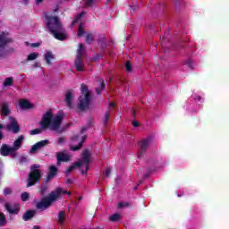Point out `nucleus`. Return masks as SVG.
<instances>
[{"label":"nucleus","mask_w":229,"mask_h":229,"mask_svg":"<svg viewBox=\"0 0 229 229\" xmlns=\"http://www.w3.org/2000/svg\"><path fill=\"white\" fill-rule=\"evenodd\" d=\"M45 21L47 30H48L50 33H53L56 40H65V38H67V34L64 32V27L58 16L45 14Z\"/></svg>","instance_id":"nucleus-1"},{"label":"nucleus","mask_w":229,"mask_h":229,"mask_svg":"<svg viewBox=\"0 0 229 229\" xmlns=\"http://www.w3.org/2000/svg\"><path fill=\"white\" fill-rule=\"evenodd\" d=\"M63 122L64 115L56 114L53 118V111L50 109L41 117L40 126L42 130H47L49 128L52 131H58Z\"/></svg>","instance_id":"nucleus-2"},{"label":"nucleus","mask_w":229,"mask_h":229,"mask_svg":"<svg viewBox=\"0 0 229 229\" xmlns=\"http://www.w3.org/2000/svg\"><path fill=\"white\" fill-rule=\"evenodd\" d=\"M90 157H92L90 150L87 148L84 149L81 154V159L73 163L72 165L67 169L66 174H71L72 171H74L76 167L81 169V174H88L89 169H90Z\"/></svg>","instance_id":"nucleus-3"},{"label":"nucleus","mask_w":229,"mask_h":229,"mask_svg":"<svg viewBox=\"0 0 229 229\" xmlns=\"http://www.w3.org/2000/svg\"><path fill=\"white\" fill-rule=\"evenodd\" d=\"M61 194H65L64 189L60 187L56 188L55 191H52L48 196L42 198L41 200L36 204V208H38V210H47V208L53 206L55 201L60 199Z\"/></svg>","instance_id":"nucleus-4"},{"label":"nucleus","mask_w":229,"mask_h":229,"mask_svg":"<svg viewBox=\"0 0 229 229\" xmlns=\"http://www.w3.org/2000/svg\"><path fill=\"white\" fill-rule=\"evenodd\" d=\"M81 92L82 95L78 99V109L81 112H85V110H89L90 106L92 94L89 91V87L84 83L81 86Z\"/></svg>","instance_id":"nucleus-5"},{"label":"nucleus","mask_w":229,"mask_h":229,"mask_svg":"<svg viewBox=\"0 0 229 229\" xmlns=\"http://www.w3.org/2000/svg\"><path fill=\"white\" fill-rule=\"evenodd\" d=\"M30 171L27 177V188L34 187L37 183H40L42 180V171H40V165L34 164L30 165Z\"/></svg>","instance_id":"nucleus-6"},{"label":"nucleus","mask_w":229,"mask_h":229,"mask_svg":"<svg viewBox=\"0 0 229 229\" xmlns=\"http://www.w3.org/2000/svg\"><path fill=\"white\" fill-rule=\"evenodd\" d=\"M8 32L7 33H1L0 34V58H4L6 55V50L4 47H6L7 44H10L12 42V38L8 37Z\"/></svg>","instance_id":"nucleus-7"},{"label":"nucleus","mask_w":229,"mask_h":229,"mask_svg":"<svg viewBox=\"0 0 229 229\" xmlns=\"http://www.w3.org/2000/svg\"><path fill=\"white\" fill-rule=\"evenodd\" d=\"M152 138L151 136H148L146 139L140 141V150L138 152V158H142L146 151H148V148H149V144H151Z\"/></svg>","instance_id":"nucleus-8"},{"label":"nucleus","mask_w":229,"mask_h":229,"mask_svg":"<svg viewBox=\"0 0 229 229\" xmlns=\"http://www.w3.org/2000/svg\"><path fill=\"white\" fill-rule=\"evenodd\" d=\"M10 123L5 126V130L7 131H11L12 133H19L21 131V125H19V122L17 119L13 116L9 117Z\"/></svg>","instance_id":"nucleus-9"},{"label":"nucleus","mask_w":229,"mask_h":229,"mask_svg":"<svg viewBox=\"0 0 229 229\" xmlns=\"http://www.w3.org/2000/svg\"><path fill=\"white\" fill-rule=\"evenodd\" d=\"M0 155L2 157H15V150H13V147H10L8 144H3L0 148Z\"/></svg>","instance_id":"nucleus-10"},{"label":"nucleus","mask_w":229,"mask_h":229,"mask_svg":"<svg viewBox=\"0 0 229 229\" xmlns=\"http://www.w3.org/2000/svg\"><path fill=\"white\" fill-rule=\"evenodd\" d=\"M48 144H49L48 140H40L32 146V148L30 150V153L33 155L37 153L38 149H42V148H46V146H47Z\"/></svg>","instance_id":"nucleus-11"},{"label":"nucleus","mask_w":229,"mask_h":229,"mask_svg":"<svg viewBox=\"0 0 229 229\" xmlns=\"http://www.w3.org/2000/svg\"><path fill=\"white\" fill-rule=\"evenodd\" d=\"M55 157L57 160V165H60L62 162H71V156H69V154L65 153L64 151L57 152Z\"/></svg>","instance_id":"nucleus-12"},{"label":"nucleus","mask_w":229,"mask_h":229,"mask_svg":"<svg viewBox=\"0 0 229 229\" xmlns=\"http://www.w3.org/2000/svg\"><path fill=\"white\" fill-rule=\"evenodd\" d=\"M56 174H58V168H56L55 165H51L45 180H47V182H51V180H53Z\"/></svg>","instance_id":"nucleus-13"},{"label":"nucleus","mask_w":229,"mask_h":229,"mask_svg":"<svg viewBox=\"0 0 229 229\" xmlns=\"http://www.w3.org/2000/svg\"><path fill=\"white\" fill-rule=\"evenodd\" d=\"M74 66L78 72L85 71V63H83V60L81 57L75 58Z\"/></svg>","instance_id":"nucleus-14"},{"label":"nucleus","mask_w":229,"mask_h":229,"mask_svg":"<svg viewBox=\"0 0 229 229\" xmlns=\"http://www.w3.org/2000/svg\"><path fill=\"white\" fill-rule=\"evenodd\" d=\"M22 142H24V136L20 135L18 139L13 142V149L15 151H19L22 148Z\"/></svg>","instance_id":"nucleus-15"},{"label":"nucleus","mask_w":229,"mask_h":229,"mask_svg":"<svg viewBox=\"0 0 229 229\" xmlns=\"http://www.w3.org/2000/svg\"><path fill=\"white\" fill-rule=\"evenodd\" d=\"M5 210L9 212V214H19L21 212V205L20 204H14V208H12L10 204L6 203L5 204Z\"/></svg>","instance_id":"nucleus-16"},{"label":"nucleus","mask_w":229,"mask_h":229,"mask_svg":"<svg viewBox=\"0 0 229 229\" xmlns=\"http://www.w3.org/2000/svg\"><path fill=\"white\" fill-rule=\"evenodd\" d=\"M47 191H49V182L45 179V182H43L39 188L40 196H46L47 194Z\"/></svg>","instance_id":"nucleus-17"},{"label":"nucleus","mask_w":229,"mask_h":229,"mask_svg":"<svg viewBox=\"0 0 229 229\" xmlns=\"http://www.w3.org/2000/svg\"><path fill=\"white\" fill-rule=\"evenodd\" d=\"M20 107L21 110H30L33 108V104L30 103L27 99H21L20 100Z\"/></svg>","instance_id":"nucleus-18"},{"label":"nucleus","mask_w":229,"mask_h":229,"mask_svg":"<svg viewBox=\"0 0 229 229\" xmlns=\"http://www.w3.org/2000/svg\"><path fill=\"white\" fill-rule=\"evenodd\" d=\"M1 115L4 117H8L10 115V106H8V102H4L1 106Z\"/></svg>","instance_id":"nucleus-19"},{"label":"nucleus","mask_w":229,"mask_h":229,"mask_svg":"<svg viewBox=\"0 0 229 229\" xmlns=\"http://www.w3.org/2000/svg\"><path fill=\"white\" fill-rule=\"evenodd\" d=\"M36 214H37V211H35V210H27L23 214L22 219H23V221H30V219H33V217H35Z\"/></svg>","instance_id":"nucleus-20"},{"label":"nucleus","mask_w":229,"mask_h":229,"mask_svg":"<svg viewBox=\"0 0 229 229\" xmlns=\"http://www.w3.org/2000/svg\"><path fill=\"white\" fill-rule=\"evenodd\" d=\"M45 60H46L47 65H53V63L51 62V60H55V55L53 54V52L47 51L45 54Z\"/></svg>","instance_id":"nucleus-21"},{"label":"nucleus","mask_w":229,"mask_h":229,"mask_svg":"<svg viewBox=\"0 0 229 229\" xmlns=\"http://www.w3.org/2000/svg\"><path fill=\"white\" fill-rule=\"evenodd\" d=\"M65 101L68 108H72V92L68 91L65 95Z\"/></svg>","instance_id":"nucleus-22"},{"label":"nucleus","mask_w":229,"mask_h":229,"mask_svg":"<svg viewBox=\"0 0 229 229\" xmlns=\"http://www.w3.org/2000/svg\"><path fill=\"white\" fill-rule=\"evenodd\" d=\"M85 139H87V137L83 136L81 141H80V143L78 145L71 147V150L72 151H80V149H81V148H83V144L85 143Z\"/></svg>","instance_id":"nucleus-23"},{"label":"nucleus","mask_w":229,"mask_h":229,"mask_svg":"<svg viewBox=\"0 0 229 229\" xmlns=\"http://www.w3.org/2000/svg\"><path fill=\"white\" fill-rule=\"evenodd\" d=\"M13 78H12V77L5 78V80L3 83V86L4 87H13Z\"/></svg>","instance_id":"nucleus-24"},{"label":"nucleus","mask_w":229,"mask_h":229,"mask_svg":"<svg viewBox=\"0 0 229 229\" xmlns=\"http://www.w3.org/2000/svg\"><path fill=\"white\" fill-rule=\"evenodd\" d=\"M57 217H58V222L60 223V225H64V217H65V211H59Z\"/></svg>","instance_id":"nucleus-25"},{"label":"nucleus","mask_w":229,"mask_h":229,"mask_svg":"<svg viewBox=\"0 0 229 229\" xmlns=\"http://www.w3.org/2000/svg\"><path fill=\"white\" fill-rule=\"evenodd\" d=\"M120 219H121V214L119 213L114 214L111 216H109V221H111V223H115Z\"/></svg>","instance_id":"nucleus-26"},{"label":"nucleus","mask_w":229,"mask_h":229,"mask_svg":"<svg viewBox=\"0 0 229 229\" xmlns=\"http://www.w3.org/2000/svg\"><path fill=\"white\" fill-rule=\"evenodd\" d=\"M98 44H100L102 49H106V38L105 36L99 38Z\"/></svg>","instance_id":"nucleus-27"},{"label":"nucleus","mask_w":229,"mask_h":229,"mask_svg":"<svg viewBox=\"0 0 229 229\" xmlns=\"http://www.w3.org/2000/svg\"><path fill=\"white\" fill-rule=\"evenodd\" d=\"M106 86V85L105 84V81H102L101 83H100V86L96 89V93L98 95L101 94L103 92V90H105Z\"/></svg>","instance_id":"nucleus-28"},{"label":"nucleus","mask_w":229,"mask_h":229,"mask_svg":"<svg viewBox=\"0 0 229 229\" xmlns=\"http://www.w3.org/2000/svg\"><path fill=\"white\" fill-rule=\"evenodd\" d=\"M0 226H6V216L0 211Z\"/></svg>","instance_id":"nucleus-29"},{"label":"nucleus","mask_w":229,"mask_h":229,"mask_svg":"<svg viewBox=\"0 0 229 229\" xmlns=\"http://www.w3.org/2000/svg\"><path fill=\"white\" fill-rule=\"evenodd\" d=\"M82 56H83V44H80L79 48L77 49L76 58H81Z\"/></svg>","instance_id":"nucleus-30"},{"label":"nucleus","mask_w":229,"mask_h":229,"mask_svg":"<svg viewBox=\"0 0 229 229\" xmlns=\"http://www.w3.org/2000/svg\"><path fill=\"white\" fill-rule=\"evenodd\" d=\"M101 59H103V54L98 53L91 57V62H99Z\"/></svg>","instance_id":"nucleus-31"},{"label":"nucleus","mask_w":229,"mask_h":229,"mask_svg":"<svg viewBox=\"0 0 229 229\" xmlns=\"http://www.w3.org/2000/svg\"><path fill=\"white\" fill-rule=\"evenodd\" d=\"M38 58V54L37 53H31L27 57V62H31L33 60H37Z\"/></svg>","instance_id":"nucleus-32"},{"label":"nucleus","mask_w":229,"mask_h":229,"mask_svg":"<svg viewBox=\"0 0 229 229\" xmlns=\"http://www.w3.org/2000/svg\"><path fill=\"white\" fill-rule=\"evenodd\" d=\"M92 42H94V35L88 33L86 36V44H92Z\"/></svg>","instance_id":"nucleus-33"},{"label":"nucleus","mask_w":229,"mask_h":229,"mask_svg":"<svg viewBox=\"0 0 229 229\" xmlns=\"http://www.w3.org/2000/svg\"><path fill=\"white\" fill-rule=\"evenodd\" d=\"M83 35H85V29H83V24L81 23L78 29V37H83Z\"/></svg>","instance_id":"nucleus-34"},{"label":"nucleus","mask_w":229,"mask_h":229,"mask_svg":"<svg viewBox=\"0 0 229 229\" xmlns=\"http://www.w3.org/2000/svg\"><path fill=\"white\" fill-rule=\"evenodd\" d=\"M126 207H131V203L130 202H119L118 208H124Z\"/></svg>","instance_id":"nucleus-35"},{"label":"nucleus","mask_w":229,"mask_h":229,"mask_svg":"<svg viewBox=\"0 0 229 229\" xmlns=\"http://www.w3.org/2000/svg\"><path fill=\"white\" fill-rule=\"evenodd\" d=\"M21 201H28V199H30V193L26 191L21 193Z\"/></svg>","instance_id":"nucleus-36"},{"label":"nucleus","mask_w":229,"mask_h":229,"mask_svg":"<svg viewBox=\"0 0 229 229\" xmlns=\"http://www.w3.org/2000/svg\"><path fill=\"white\" fill-rule=\"evenodd\" d=\"M30 135H39V133H42V129H34L30 131Z\"/></svg>","instance_id":"nucleus-37"},{"label":"nucleus","mask_w":229,"mask_h":229,"mask_svg":"<svg viewBox=\"0 0 229 229\" xmlns=\"http://www.w3.org/2000/svg\"><path fill=\"white\" fill-rule=\"evenodd\" d=\"M1 130H4V124L3 123H0V141L4 139V133Z\"/></svg>","instance_id":"nucleus-38"},{"label":"nucleus","mask_w":229,"mask_h":229,"mask_svg":"<svg viewBox=\"0 0 229 229\" xmlns=\"http://www.w3.org/2000/svg\"><path fill=\"white\" fill-rule=\"evenodd\" d=\"M125 70L127 72H131V63H130V61L125 63Z\"/></svg>","instance_id":"nucleus-39"},{"label":"nucleus","mask_w":229,"mask_h":229,"mask_svg":"<svg viewBox=\"0 0 229 229\" xmlns=\"http://www.w3.org/2000/svg\"><path fill=\"white\" fill-rule=\"evenodd\" d=\"M94 3H96V0H86L87 8H90L91 6H94Z\"/></svg>","instance_id":"nucleus-40"},{"label":"nucleus","mask_w":229,"mask_h":229,"mask_svg":"<svg viewBox=\"0 0 229 229\" xmlns=\"http://www.w3.org/2000/svg\"><path fill=\"white\" fill-rule=\"evenodd\" d=\"M110 119V113L106 112L104 115V124H106L108 123V120Z\"/></svg>","instance_id":"nucleus-41"},{"label":"nucleus","mask_w":229,"mask_h":229,"mask_svg":"<svg viewBox=\"0 0 229 229\" xmlns=\"http://www.w3.org/2000/svg\"><path fill=\"white\" fill-rule=\"evenodd\" d=\"M111 173H112V169L106 168V171L104 172L105 178H108V176H110Z\"/></svg>","instance_id":"nucleus-42"},{"label":"nucleus","mask_w":229,"mask_h":229,"mask_svg":"<svg viewBox=\"0 0 229 229\" xmlns=\"http://www.w3.org/2000/svg\"><path fill=\"white\" fill-rule=\"evenodd\" d=\"M63 192H65V193H61L60 197H59V199H62V196H65V194H68V196H71V194H72V191H67L65 190H63Z\"/></svg>","instance_id":"nucleus-43"},{"label":"nucleus","mask_w":229,"mask_h":229,"mask_svg":"<svg viewBox=\"0 0 229 229\" xmlns=\"http://www.w3.org/2000/svg\"><path fill=\"white\" fill-rule=\"evenodd\" d=\"M65 142V137H60L57 140V144L62 145Z\"/></svg>","instance_id":"nucleus-44"},{"label":"nucleus","mask_w":229,"mask_h":229,"mask_svg":"<svg viewBox=\"0 0 229 229\" xmlns=\"http://www.w3.org/2000/svg\"><path fill=\"white\" fill-rule=\"evenodd\" d=\"M11 193H12V189H10V188H5L4 189V196H8Z\"/></svg>","instance_id":"nucleus-45"},{"label":"nucleus","mask_w":229,"mask_h":229,"mask_svg":"<svg viewBox=\"0 0 229 229\" xmlns=\"http://www.w3.org/2000/svg\"><path fill=\"white\" fill-rule=\"evenodd\" d=\"M132 126H134V128H139V126H140V123H139V122H137V121H133Z\"/></svg>","instance_id":"nucleus-46"},{"label":"nucleus","mask_w":229,"mask_h":229,"mask_svg":"<svg viewBox=\"0 0 229 229\" xmlns=\"http://www.w3.org/2000/svg\"><path fill=\"white\" fill-rule=\"evenodd\" d=\"M78 139H80V135L76 134L73 137H72V140L74 142L76 140H78Z\"/></svg>","instance_id":"nucleus-47"},{"label":"nucleus","mask_w":229,"mask_h":229,"mask_svg":"<svg viewBox=\"0 0 229 229\" xmlns=\"http://www.w3.org/2000/svg\"><path fill=\"white\" fill-rule=\"evenodd\" d=\"M92 124H94V122L91 119L88 120V128H90Z\"/></svg>","instance_id":"nucleus-48"},{"label":"nucleus","mask_w":229,"mask_h":229,"mask_svg":"<svg viewBox=\"0 0 229 229\" xmlns=\"http://www.w3.org/2000/svg\"><path fill=\"white\" fill-rule=\"evenodd\" d=\"M78 21H80V20H79L78 16H76V17L72 20V25L76 24V22H78Z\"/></svg>","instance_id":"nucleus-49"},{"label":"nucleus","mask_w":229,"mask_h":229,"mask_svg":"<svg viewBox=\"0 0 229 229\" xmlns=\"http://www.w3.org/2000/svg\"><path fill=\"white\" fill-rule=\"evenodd\" d=\"M40 47V43H32L31 44V47Z\"/></svg>","instance_id":"nucleus-50"},{"label":"nucleus","mask_w":229,"mask_h":229,"mask_svg":"<svg viewBox=\"0 0 229 229\" xmlns=\"http://www.w3.org/2000/svg\"><path fill=\"white\" fill-rule=\"evenodd\" d=\"M131 115L133 118H135V115H137V111H135V109L131 110Z\"/></svg>","instance_id":"nucleus-51"},{"label":"nucleus","mask_w":229,"mask_h":229,"mask_svg":"<svg viewBox=\"0 0 229 229\" xmlns=\"http://www.w3.org/2000/svg\"><path fill=\"white\" fill-rule=\"evenodd\" d=\"M83 15H85V13H80L77 15V17H78V19L80 20V19H81V17H83Z\"/></svg>","instance_id":"nucleus-52"},{"label":"nucleus","mask_w":229,"mask_h":229,"mask_svg":"<svg viewBox=\"0 0 229 229\" xmlns=\"http://www.w3.org/2000/svg\"><path fill=\"white\" fill-rule=\"evenodd\" d=\"M66 183H68L69 185L72 184V179H67Z\"/></svg>","instance_id":"nucleus-53"},{"label":"nucleus","mask_w":229,"mask_h":229,"mask_svg":"<svg viewBox=\"0 0 229 229\" xmlns=\"http://www.w3.org/2000/svg\"><path fill=\"white\" fill-rule=\"evenodd\" d=\"M21 162H28V159L24 157H21Z\"/></svg>","instance_id":"nucleus-54"},{"label":"nucleus","mask_w":229,"mask_h":229,"mask_svg":"<svg viewBox=\"0 0 229 229\" xmlns=\"http://www.w3.org/2000/svg\"><path fill=\"white\" fill-rule=\"evenodd\" d=\"M81 131V133H83L84 131H87V127H82Z\"/></svg>","instance_id":"nucleus-55"},{"label":"nucleus","mask_w":229,"mask_h":229,"mask_svg":"<svg viewBox=\"0 0 229 229\" xmlns=\"http://www.w3.org/2000/svg\"><path fill=\"white\" fill-rule=\"evenodd\" d=\"M42 1H44V0H36V4H40V3H42Z\"/></svg>","instance_id":"nucleus-56"},{"label":"nucleus","mask_w":229,"mask_h":229,"mask_svg":"<svg viewBox=\"0 0 229 229\" xmlns=\"http://www.w3.org/2000/svg\"><path fill=\"white\" fill-rule=\"evenodd\" d=\"M109 106L112 107V106H115V104L114 102H110L109 103Z\"/></svg>","instance_id":"nucleus-57"},{"label":"nucleus","mask_w":229,"mask_h":229,"mask_svg":"<svg viewBox=\"0 0 229 229\" xmlns=\"http://www.w3.org/2000/svg\"><path fill=\"white\" fill-rule=\"evenodd\" d=\"M33 229H40V226L39 225H34Z\"/></svg>","instance_id":"nucleus-58"},{"label":"nucleus","mask_w":229,"mask_h":229,"mask_svg":"<svg viewBox=\"0 0 229 229\" xmlns=\"http://www.w3.org/2000/svg\"><path fill=\"white\" fill-rule=\"evenodd\" d=\"M197 99H198V101H201V97L199 96V97L197 98Z\"/></svg>","instance_id":"nucleus-59"},{"label":"nucleus","mask_w":229,"mask_h":229,"mask_svg":"<svg viewBox=\"0 0 229 229\" xmlns=\"http://www.w3.org/2000/svg\"><path fill=\"white\" fill-rule=\"evenodd\" d=\"M78 199H79V200H81V199H83V198H82V197H79Z\"/></svg>","instance_id":"nucleus-60"},{"label":"nucleus","mask_w":229,"mask_h":229,"mask_svg":"<svg viewBox=\"0 0 229 229\" xmlns=\"http://www.w3.org/2000/svg\"><path fill=\"white\" fill-rule=\"evenodd\" d=\"M132 12H135V8L131 7Z\"/></svg>","instance_id":"nucleus-61"},{"label":"nucleus","mask_w":229,"mask_h":229,"mask_svg":"<svg viewBox=\"0 0 229 229\" xmlns=\"http://www.w3.org/2000/svg\"><path fill=\"white\" fill-rule=\"evenodd\" d=\"M24 3L27 4V3H28V0H24Z\"/></svg>","instance_id":"nucleus-62"},{"label":"nucleus","mask_w":229,"mask_h":229,"mask_svg":"<svg viewBox=\"0 0 229 229\" xmlns=\"http://www.w3.org/2000/svg\"><path fill=\"white\" fill-rule=\"evenodd\" d=\"M188 65H191V63H188Z\"/></svg>","instance_id":"nucleus-63"}]
</instances>
